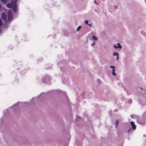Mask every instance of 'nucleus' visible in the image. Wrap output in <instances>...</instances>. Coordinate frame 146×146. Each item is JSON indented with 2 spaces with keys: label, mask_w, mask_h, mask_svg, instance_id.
<instances>
[{
  "label": "nucleus",
  "mask_w": 146,
  "mask_h": 146,
  "mask_svg": "<svg viewBox=\"0 0 146 146\" xmlns=\"http://www.w3.org/2000/svg\"><path fill=\"white\" fill-rule=\"evenodd\" d=\"M119 55H117V58H116V59L117 60H118V59H119Z\"/></svg>",
  "instance_id": "nucleus-20"
},
{
  "label": "nucleus",
  "mask_w": 146,
  "mask_h": 146,
  "mask_svg": "<svg viewBox=\"0 0 146 146\" xmlns=\"http://www.w3.org/2000/svg\"><path fill=\"white\" fill-rule=\"evenodd\" d=\"M15 1H17V0H15Z\"/></svg>",
  "instance_id": "nucleus-22"
},
{
  "label": "nucleus",
  "mask_w": 146,
  "mask_h": 146,
  "mask_svg": "<svg viewBox=\"0 0 146 146\" xmlns=\"http://www.w3.org/2000/svg\"><path fill=\"white\" fill-rule=\"evenodd\" d=\"M15 1L12 0L11 3L7 4L6 5L8 8H13L17 6V4Z\"/></svg>",
  "instance_id": "nucleus-1"
},
{
  "label": "nucleus",
  "mask_w": 146,
  "mask_h": 146,
  "mask_svg": "<svg viewBox=\"0 0 146 146\" xmlns=\"http://www.w3.org/2000/svg\"><path fill=\"white\" fill-rule=\"evenodd\" d=\"M81 26H79V27H78V28H77V31H79L81 29Z\"/></svg>",
  "instance_id": "nucleus-13"
},
{
  "label": "nucleus",
  "mask_w": 146,
  "mask_h": 146,
  "mask_svg": "<svg viewBox=\"0 0 146 146\" xmlns=\"http://www.w3.org/2000/svg\"><path fill=\"white\" fill-rule=\"evenodd\" d=\"M97 81L98 82V83H99V84H100V80L99 79H98L97 80Z\"/></svg>",
  "instance_id": "nucleus-18"
},
{
  "label": "nucleus",
  "mask_w": 146,
  "mask_h": 146,
  "mask_svg": "<svg viewBox=\"0 0 146 146\" xmlns=\"http://www.w3.org/2000/svg\"><path fill=\"white\" fill-rule=\"evenodd\" d=\"M2 25V23L1 19L0 20V27Z\"/></svg>",
  "instance_id": "nucleus-15"
},
{
  "label": "nucleus",
  "mask_w": 146,
  "mask_h": 146,
  "mask_svg": "<svg viewBox=\"0 0 146 146\" xmlns=\"http://www.w3.org/2000/svg\"><path fill=\"white\" fill-rule=\"evenodd\" d=\"M85 23L87 25H88L89 26H91V25L90 24H88V21L87 20H86L85 21Z\"/></svg>",
  "instance_id": "nucleus-11"
},
{
  "label": "nucleus",
  "mask_w": 146,
  "mask_h": 146,
  "mask_svg": "<svg viewBox=\"0 0 146 146\" xmlns=\"http://www.w3.org/2000/svg\"><path fill=\"white\" fill-rule=\"evenodd\" d=\"M119 121H118V120H116V123H115L116 126L115 127L116 128H117V127L118 126V124H119Z\"/></svg>",
  "instance_id": "nucleus-7"
},
{
  "label": "nucleus",
  "mask_w": 146,
  "mask_h": 146,
  "mask_svg": "<svg viewBox=\"0 0 146 146\" xmlns=\"http://www.w3.org/2000/svg\"><path fill=\"white\" fill-rule=\"evenodd\" d=\"M95 44V42H93L92 44H91V45L92 46H93Z\"/></svg>",
  "instance_id": "nucleus-17"
},
{
  "label": "nucleus",
  "mask_w": 146,
  "mask_h": 146,
  "mask_svg": "<svg viewBox=\"0 0 146 146\" xmlns=\"http://www.w3.org/2000/svg\"><path fill=\"white\" fill-rule=\"evenodd\" d=\"M16 7H17V6L16 7H13V11L15 12H17V9L16 8Z\"/></svg>",
  "instance_id": "nucleus-10"
},
{
  "label": "nucleus",
  "mask_w": 146,
  "mask_h": 146,
  "mask_svg": "<svg viewBox=\"0 0 146 146\" xmlns=\"http://www.w3.org/2000/svg\"><path fill=\"white\" fill-rule=\"evenodd\" d=\"M8 17L9 20L11 21L13 18V15L12 12L9 11L8 12Z\"/></svg>",
  "instance_id": "nucleus-2"
},
{
  "label": "nucleus",
  "mask_w": 146,
  "mask_h": 146,
  "mask_svg": "<svg viewBox=\"0 0 146 146\" xmlns=\"http://www.w3.org/2000/svg\"><path fill=\"white\" fill-rule=\"evenodd\" d=\"M17 105V104H15V105Z\"/></svg>",
  "instance_id": "nucleus-25"
},
{
  "label": "nucleus",
  "mask_w": 146,
  "mask_h": 146,
  "mask_svg": "<svg viewBox=\"0 0 146 146\" xmlns=\"http://www.w3.org/2000/svg\"><path fill=\"white\" fill-rule=\"evenodd\" d=\"M128 102L129 103H130L132 102V101L131 100H129Z\"/></svg>",
  "instance_id": "nucleus-19"
},
{
  "label": "nucleus",
  "mask_w": 146,
  "mask_h": 146,
  "mask_svg": "<svg viewBox=\"0 0 146 146\" xmlns=\"http://www.w3.org/2000/svg\"><path fill=\"white\" fill-rule=\"evenodd\" d=\"M115 8H117V7H116V6H115Z\"/></svg>",
  "instance_id": "nucleus-24"
},
{
  "label": "nucleus",
  "mask_w": 146,
  "mask_h": 146,
  "mask_svg": "<svg viewBox=\"0 0 146 146\" xmlns=\"http://www.w3.org/2000/svg\"><path fill=\"white\" fill-rule=\"evenodd\" d=\"M119 55L118 53L117 52H115L113 54V55L114 56H117V55Z\"/></svg>",
  "instance_id": "nucleus-12"
},
{
  "label": "nucleus",
  "mask_w": 146,
  "mask_h": 146,
  "mask_svg": "<svg viewBox=\"0 0 146 146\" xmlns=\"http://www.w3.org/2000/svg\"><path fill=\"white\" fill-rule=\"evenodd\" d=\"M131 124L132 126L133 129L135 130L136 129V125L134 124V123L133 121H131Z\"/></svg>",
  "instance_id": "nucleus-6"
},
{
  "label": "nucleus",
  "mask_w": 146,
  "mask_h": 146,
  "mask_svg": "<svg viewBox=\"0 0 146 146\" xmlns=\"http://www.w3.org/2000/svg\"><path fill=\"white\" fill-rule=\"evenodd\" d=\"M110 68H115V66H110Z\"/></svg>",
  "instance_id": "nucleus-16"
},
{
  "label": "nucleus",
  "mask_w": 146,
  "mask_h": 146,
  "mask_svg": "<svg viewBox=\"0 0 146 146\" xmlns=\"http://www.w3.org/2000/svg\"><path fill=\"white\" fill-rule=\"evenodd\" d=\"M143 136L144 137H145V135H144Z\"/></svg>",
  "instance_id": "nucleus-23"
},
{
  "label": "nucleus",
  "mask_w": 146,
  "mask_h": 146,
  "mask_svg": "<svg viewBox=\"0 0 146 146\" xmlns=\"http://www.w3.org/2000/svg\"><path fill=\"white\" fill-rule=\"evenodd\" d=\"M117 46H116L115 44L113 45V46L115 48L117 49L119 48L120 49H121L122 46L119 43H117Z\"/></svg>",
  "instance_id": "nucleus-4"
},
{
  "label": "nucleus",
  "mask_w": 146,
  "mask_h": 146,
  "mask_svg": "<svg viewBox=\"0 0 146 146\" xmlns=\"http://www.w3.org/2000/svg\"><path fill=\"white\" fill-rule=\"evenodd\" d=\"M92 38L94 40H97L98 39L97 37H96L94 35L92 36Z\"/></svg>",
  "instance_id": "nucleus-9"
},
{
  "label": "nucleus",
  "mask_w": 146,
  "mask_h": 146,
  "mask_svg": "<svg viewBox=\"0 0 146 146\" xmlns=\"http://www.w3.org/2000/svg\"><path fill=\"white\" fill-rule=\"evenodd\" d=\"M1 17L2 19L4 21H5L7 19V15L5 13H3L1 15Z\"/></svg>",
  "instance_id": "nucleus-5"
},
{
  "label": "nucleus",
  "mask_w": 146,
  "mask_h": 146,
  "mask_svg": "<svg viewBox=\"0 0 146 146\" xmlns=\"http://www.w3.org/2000/svg\"><path fill=\"white\" fill-rule=\"evenodd\" d=\"M95 2L96 3V0L95 1Z\"/></svg>",
  "instance_id": "nucleus-26"
},
{
  "label": "nucleus",
  "mask_w": 146,
  "mask_h": 146,
  "mask_svg": "<svg viewBox=\"0 0 146 146\" xmlns=\"http://www.w3.org/2000/svg\"><path fill=\"white\" fill-rule=\"evenodd\" d=\"M115 70L114 69H113L112 72H115Z\"/></svg>",
  "instance_id": "nucleus-21"
},
{
  "label": "nucleus",
  "mask_w": 146,
  "mask_h": 146,
  "mask_svg": "<svg viewBox=\"0 0 146 146\" xmlns=\"http://www.w3.org/2000/svg\"><path fill=\"white\" fill-rule=\"evenodd\" d=\"M50 78L49 76H46L43 78V81L44 82H47L50 80Z\"/></svg>",
  "instance_id": "nucleus-3"
},
{
  "label": "nucleus",
  "mask_w": 146,
  "mask_h": 146,
  "mask_svg": "<svg viewBox=\"0 0 146 146\" xmlns=\"http://www.w3.org/2000/svg\"><path fill=\"white\" fill-rule=\"evenodd\" d=\"M4 3H6L7 2L8 0H0Z\"/></svg>",
  "instance_id": "nucleus-8"
},
{
  "label": "nucleus",
  "mask_w": 146,
  "mask_h": 146,
  "mask_svg": "<svg viewBox=\"0 0 146 146\" xmlns=\"http://www.w3.org/2000/svg\"><path fill=\"white\" fill-rule=\"evenodd\" d=\"M112 74L113 75L115 76H116V74L115 72H112Z\"/></svg>",
  "instance_id": "nucleus-14"
}]
</instances>
